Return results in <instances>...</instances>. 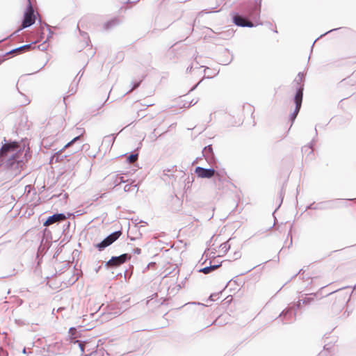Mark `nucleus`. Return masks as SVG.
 I'll use <instances>...</instances> for the list:
<instances>
[{"label":"nucleus","instance_id":"f3484780","mask_svg":"<svg viewBox=\"0 0 356 356\" xmlns=\"http://www.w3.org/2000/svg\"><path fill=\"white\" fill-rule=\"evenodd\" d=\"M304 74L302 72H299L298 74V76L294 80V82L296 83V88L297 90L299 88V87H302L303 88V86L300 85L301 82L303 81Z\"/></svg>","mask_w":356,"mask_h":356},{"label":"nucleus","instance_id":"58836bf2","mask_svg":"<svg viewBox=\"0 0 356 356\" xmlns=\"http://www.w3.org/2000/svg\"><path fill=\"white\" fill-rule=\"evenodd\" d=\"M23 353H26V348H25L23 349Z\"/></svg>","mask_w":356,"mask_h":356},{"label":"nucleus","instance_id":"c85d7f7f","mask_svg":"<svg viewBox=\"0 0 356 356\" xmlns=\"http://www.w3.org/2000/svg\"><path fill=\"white\" fill-rule=\"evenodd\" d=\"M140 82L134 83L133 84L132 88L129 90V91L128 92H131V91H133L134 89L137 88L140 86Z\"/></svg>","mask_w":356,"mask_h":356},{"label":"nucleus","instance_id":"6ab92c4d","mask_svg":"<svg viewBox=\"0 0 356 356\" xmlns=\"http://www.w3.org/2000/svg\"><path fill=\"white\" fill-rule=\"evenodd\" d=\"M202 153L205 157H209V154L212 155L213 154V148H212L211 145H208V146L205 147L202 151Z\"/></svg>","mask_w":356,"mask_h":356},{"label":"nucleus","instance_id":"7ed1b4c3","mask_svg":"<svg viewBox=\"0 0 356 356\" xmlns=\"http://www.w3.org/2000/svg\"><path fill=\"white\" fill-rule=\"evenodd\" d=\"M243 10L249 17L256 19L259 17L261 11V1L259 3L256 1H252L245 8H242Z\"/></svg>","mask_w":356,"mask_h":356},{"label":"nucleus","instance_id":"2f4dec72","mask_svg":"<svg viewBox=\"0 0 356 356\" xmlns=\"http://www.w3.org/2000/svg\"><path fill=\"white\" fill-rule=\"evenodd\" d=\"M302 304L301 299L298 301V302L295 305L297 309H299Z\"/></svg>","mask_w":356,"mask_h":356},{"label":"nucleus","instance_id":"72a5a7b5","mask_svg":"<svg viewBox=\"0 0 356 356\" xmlns=\"http://www.w3.org/2000/svg\"><path fill=\"white\" fill-rule=\"evenodd\" d=\"M140 0H128L127 1H126V3H128V2H130V3H136L138 1H139Z\"/></svg>","mask_w":356,"mask_h":356},{"label":"nucleus","instance_id":"e433bc0d","mask_svg":"<svg viewBox=\"0 0 356 356\" xmlns=\"http://www.w3.org/2000/svg\"><path fill=\"white\" fill-rule=\"evenodd\" d=\"M153 264H154V263H149V264L147 265V268H149V266L150 265H153Z\"/></svg>","mask_w":356,"mask_h":356},{"label":"nucleus","instance_id":"ddd939ff","mask_svg":"<svg viewBox=\"0 0 356 356\" xmlns=\"http://www.w3.org/2000/svg\"><path fill=\"white\" fill-rule=\"evenodd\" d=\"M84 131H84L83 129H82V128H77V133L79 134V135L76 136V137H74L71 141H70L68 143H67L64 146L63 149L70 147L72 144H74L77 140H79L80 139V137L83 134Z\"/></svg>","mask_w":356,"mask_h":356},{"label":"nucleus","instance_id":"9b49d317","mask_svg":"<svg viewBox=\"0 0 356 356\" xmlns=\"http://www.w3.org/2000/svg\"><path fill=\"white\" fill-rule=\"evenodd\" d=\"M66 219V216L64 213H55L47 218L46 221L43 223L45 227L49 226L54 223L60 222Z\"/></svg>","mask_w":356,"mask_h":356},{"label":"nucleus","instance_id":"4be33fe9","mask_svg":"<svg viewBox=\"0 0 356 356\" xmlns=\"http://www.w3.org/2000/svg\"><path fill=\"white\" fill-rule=\"evenodd\" d=\"M72 343H78L79 345V347L82 353H84V348H85V345H86V342L85 341H80V340H74V341H72Z\"/></svg>","mask_w":356,"mask_h":356},{"label":"nucleus","instance_id":"7c9ffc66","mask_svg":"<svg viewBox=\"0 0 356 356\" xmlns=\"http://www.w3.org/2000/svg\"><path fill=\"white\" fill-rule=\"evenodd\" d=\"M76 86H77V83H75V86H72L71 90H70V95H72L73 93L76 92Z\"/></svg>","mask_w":356,"mask_h":356},{"label":"nucleus","instance_id":"c9c22d12","mask_svg":"<svg viewBox=\"0 0 356 356\" xmlns=\"http://www.w3.org/2000/svg\"><path fill=\"white\" fill-rule=\"evenodd\" d=\"M335 30H337V29H332V30H330V31H328L327 33H325V34H327V33H330V32H332V31H335ZM323 35H324V34H323ZM321 36H323V35H322Z\"/></svg>","mask_w":356,"mask_h":356},{"label":"nucleus","instance_id":"bb28decb","mask_svg":"<svg viewBox=\"0 0 356 356\" xmlns=\"http://www.w3.org/2000/svg\"><path fill=\"white\" fill-rule=\"evenodd\" d=\"M136 187H137V184H136V185L127 184L124 187V191L125 192H129L132 190L133 188H136Z\"/></svg>","mask_w":356,"mask_h":356},{"label":"nucleus","instance_id":"a211bd4d","mask_svg":"<svg viewBox=\"0 0 356 356\" xmlns=\"http://www.w3.org/2000/svg\"><path fill=\"white\" fill-rule=\"evenodd\" d=\"M113 181L115 186H118L122 183H124L125 180L122 176L117 175L113 177Z\"/></svg>","mask_w":356,"mask_h":356},{"label":"nucleus","instance_id":"5701e85b","mask_svg":"<svg viewBox=\"0 0 356 356\" xmlns=\"http://www.w3.org/2000/svg\"><path fill=\"white\" fill-rule=\"evenodd\" d=\"M171 172V170L170 169H167V170H164L163 172V175H162V179L164 180V181H167L168 179H170V176L172 175V174H169L170 172Z\"/></svg>","mask_w":356,"mask_h":356},{"label":"nucleus","instance_id":"393cba45","mask_svg":"<svg viewBox=\"0 0 356 356\" xmlns=\"http://www.w3.org/2000/svg\"><path fill=\"white\" fill-rule=\"evenodd\" d=\"M138 154H131L127 157V161L129 163H134L138 159Z\"/></svg>","mask_w":356,"mask_h":356},{"label":"nucleus","instance_id":"aec40b11","mask_svg":"<svg viewBox=\"0 0 356 356\" xmlns=\"http://www.w3.org/2000/svg\"><path fill=\"white\" fill-rule=\"evenodd\" d=\"M76 329L74 328V327H70V330H69V334H70V342L72 343V341H74V340H76V338L77 337L76 336Z\"/></svg>","mask_w":356,"mask_h":356},{"label":"nucleus","instance_id":"ea45409f","mask_svg":"<svg viewBox=\"0 0 356 356\" xmlns=\"http://www.w3.org/2000/svg\"><path fill=\"white\" fill-rule=\"evenodd\" d=\"M79 149H80V147H79L76 149H74V152H76Z\"/></svg>","mask_w":356,"mask_h":356},{"label":"nucleus","instance_id":"f8f14e48","mask_svg":"<svg viewBox=\"0 0 356 356\" xmlns=\"http://www.w3.org/2000/svg\"><path fill=\"white\" fill-rule=\"evenodd\" d=\"M120 23V20L118 18L115 17V18L111 19L110 21H108L106 23H104V29L105 30L111 29L113 27H115V26L118 25Z\"/></svg>","mask_w":356,"mask_h":356},{"label":"nucleus","instance_id":"f03ea898","mask_svg":"<svg viewBox=\"0 0 356 356\" xmlns=\"http://www.w3.org/2000/svg\"><path fill=\"white\" fill-rule=\"evenodd\" d=\"M29 1V5L27 6L26 10L24 13V19L22 24V27L19 29L17 31H15L13 34L20 31L23 29L29 27L32 24L35 23V15H34V10L33 8L31 3L30 0Z\"/></svg>","mask_w":356,"mask_h":356},{"label":"nucleus","instance_id":"473e14b6","mask_svg":"<svg viewBox=\"0 0 356 356\" xmlns=\"http://www.w3.org/2000/svg\"><path fill=\"white\" fill-rule=\"evenodd\" d=\"M193 67V65H191L190 66H188L186 69V72H191L192 69Z\"/></svg>","mask_w":356,"mask_h":356},{"label":"nucleus","instance_id":"423d86ee","mask_svg":"<svg viewBox=\"0 0 356 356\" xmlns=\"http://www.w3.org/2000/svg\"><path fill=\"white\" fill-rule=\"evenodd\" d=\"M130 258L131 256L128 254H122L118 257H112L111 259L106 262V266L109 267H117L124 264Z\"/></svg>","mask_w":356,"mask_h":356},{"label":"nucleus","instance_id":"f704fd0d","mask_svg":"<svg viewBox=\"0 0 356 356\" xmlns=\"http://www.w3.org/2000/svg\"><path fill=\"white\" fill-rule=\"evenodd\" d=\"M79 32H80V33H81L83 37H85V36H86V35H87V33L82 32L81 30H79Z\"/></svg>","mask_w":356,"mask_h":356},{"label":"nucleus","instance_id":"39448f33","mask_svg":"<svg viewBox=\"0 0 356 356\" xmlns=\"http://www.w3.org/2000/svg\"><path fill=\"white\" fill-rule=\"evenodd\" d=\"M302 96L303 88L302 87H299L298 90H296V93L294 97V103L296 104V108L294 111L290 115V120H291L292 122H293V121L295 120L301 108Z\"/></svg>","mask_w":356,"mask_h":356},{"label":"nucleus","instance_id":"20e7f679","mask_svg":"<svg viewBox=\"0 0 356 356\" xmlns=\"http://www.w3.org/2000/svg\"><path fill=\"white\" fill-rule=\"evenodd\" d=\"M122 234L121 231H116L108 236H106L102 241L95 245V247L99 250H104L106 247L114 243Z\"/></svg>","mask_w":356,"mask_h":356},{"label":"nucleus","instance_id":"9d476101","mask_svg":"<svg viewBox=\"0 0 356 356\" xmlns=\"http://www.w3.org/2000/svg\"><path fill=\"white\" fill-rule=\"evenodd\" d=\"M195 173L200 178H211L214 176L216 171L213 168H204L197 166L195 168Z\"/></svg>","mask_w":356,"mask_h":356},{"label":"nucleus","instance_id":"6e6552de","mask_svg":"<svg viewBox=\"0 0 356 356\" xmlns=\"http://www.w3.org/2000/svg\"><path fill=\"white\" fill-rule=\"evenodd\" d=\"M296 313L293 312L291 308L284 310L279 316L284 324L291 323L296 319Z\"/></svg>","mask_w":356,"mask_h":356},{"label":"nucleus","instance_id":"b1692460","mask_svg":"<svg viewBox=\"0 0 356 356\" xmlns=\"http://www.w3.org/2000/svg\"><path fill=\"white\" fill-rule=\"evenodd\" d=\"M303 305H310L314 300V297H305L304 298L301 299Z\"/></svg>","mask_w":356,"mask_h":356},{"label":"nucleus","instance_id":"c756f323","mask_svg":"<svg viewBox=\"0 0 356 356\" xmlns=\"http://www.w3.org/2000/svg\"><path fill=\"white\" fill-rule=\"evenodd\" d=\"M133 253L140 254L141 253V249L139 248H136L133 250Z\"/></svg>","mask_w":356,"mask_h":356},{"label":"nucleus","instance_id":"f257e3e1","mask_svg":"<svg viewBox=\"0 0 356 356\" xmlns=\"http://www.w3.org/2000/svg\"><path fill=\"white\" fill-rule=\"evenodd\" d=\"M20 148L17 142L4 144L0 149V157L8 156V165L12 166L15 162H18V152Z\"/></svg>","mask_w":356,"mask_h":356},{"label":"nucleus","instance_id":"2eb2a0df","mask_svg":"<svg viewBox=\"0 0 356 356\" xmlns=\"http://www.w3.org/2000/svg\"><path fill=\"white\" fill-rule=\"evenodd\" d=\"M115 140V136H114V134H110V135L106 136L104 138L103 143L104 145H107V147H111L113 145Z\"/></svg>","mask_w":356,"mask_h":356},{"label":"nucleus","instance_id":"1a4fd4ad","mask_svg":"<svg viewBox=\"0 0 356 356\" xmlns=\"http://www.w3.org/2000/svg\"><path fill=\"white\" fill-rule=\"evenodd\" d=\"M233 22L236 26L241 27H253L254 26L252 22L248 20L247 17L238 13L233 15Z\"/></svg>","mask_w":356,"mask_h":356},{"label":"nucleus","instance_id":"4c0bfd02","mask_svg":"<svg viewBox=\"0 0 356 356\" xmlns=\"http://www.w3.org/2000/svg\"><path fill=\"white\" fill-rule=\"evenodd\" d=\"M198 84H199V83L197 85H195V86L192 88V90L195 89Z\"/></svg>","mask_w":356,"mask_h":356},{"label":"nucleus","instance_id":"4468645a","mask_svg":"<svg viewBox=\"0 0 356 356\" xmlns=\"http://www.w3.org/2000/svg\"><path fill=\"white\" fill-rule=\"evenodd\" d=\"M31 45H32V44L22 45L21 47H19L17 48L12 49L11 51H8L7 53V54H14V53L20 54L25 50L29 49L31 48Z\"/></svg>","mask_w":356,"mask_h":356},{"label":"nucleus","instance_id":"dca6fc26","mask_svg":"<svg viewBox=\"0 0 356 356\" xmlns=\"http://www.w3.org/2000/svg\"><path fill=\"white\" fill-rule=\"evenodd\" d=\"M220 266V264L211 265L209 266H206L204 268H202L200 269L199 272L202 273L204 274H209L211 272H212L213 270H214L217 269L218 268H219Z\"/></svg>","mask_w":356,"mask_h":356},{"label":"nucleus","instance_id":"412c9836","mask_svg":"<svg viewBox=\"0 0 356 356\" xmlns=\"http://www.w3.org/2000/svg\"><path fill=\"white\" fill-rule=\"evenodd\" d=\"M302 152L304 153H307L308 154L313 153V147L312 144L310 143L308 145H305L302 148Z\"/></svg>","mask_w":356,"mask_h":356},{"label":"nucleus","instance_id":"cd10ccee","mask_svg":"<svg viewBox=\"0 0 356 356\" xmlns=\"http://www.w3.org/2000/svg\"><path fill=\"white\" fill-rule=\"evenodd\" d=\"M221 250L226 252L230 248L228 242L223 243L220 245Z\"/></svg>","mask_w":356,"mask_h":356},{"label":"nucleus","instance_id":"a878e982","mask_svg":"<svg viewBox=\"0 0 356 356\" xmlns=\"http://www.w3.org/2000/svg\"><path fill=\"white\" fill-rule=\"evenodd\" d=\"M62 151H63V149H61L60 151H59V152H56V153L53 156L52 159H55V160H56V161H60V160H62V159H62V157H63V156H62Z\"/></svg>","mask_w":356,"mask_h":356},{"label":"nucleus","instance_id":"0eeeda50","mask_svg":"<svg viewBox=\"0 0 356 356\" xmlns=\"http://www.w3.org/2000/svg\"><path fill=\"white\" fill-rule=\"evenodd\" d=\"M338 200H330L325 202H321L316 204L314 203L310 204L308 208L310 209H333L337 207V203Z\"/></svg>","mask_w":356,"mask_h":356}]
</instances>
